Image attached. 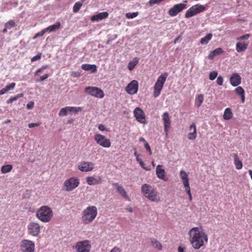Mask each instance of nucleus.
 <instances>
[{
  "mask_svg": "<svg viewBox=\"0 0 252 252\" xmlns=\"http://www.w3.org/2000/svg\"><path fill=\"white\" fill-rule=\"evenodd\" d=\"M190 243L195 250H198L203 247L208 241L207 234L201 227H195L189 232Z\"/></svg>",
  "mask_w": 252,
  "mask_h": 252,
  "instance_id": "f257e3e1",
  "label": "nucleus"
},
{
  "mask_svg": "<svg viewBox=\"0 0 252 252\" xmlns=\"http://www.w3.org/2000/svg\"><path fill=\"white\" fill-rule=\"evenodd\" d=\"M143 195L151 202L158 203L160 201V197L157 189L148 184H144L141 188Z\"/></svg>",
  "mask_w": 252,
  "mask_h": 252,
  "instance_id": "f03ea898",
  "label": "nucleus"
},
{
  "mask_svg": "<svg viewBox=\"0 0 252 252\" xmlns=\"http://www.w3.org/2000/svg\"><path fill=\"white\" fill-rule=\"evenodd\" d=\"M97 215V209L95 206H88L82 212L81 220L84 224H90L95 220Z\"/></svg>",
  "mask_w": 252,
  "mask_h": 252,
  "instance_id": "7ed1b4c3",
  "label": "nucleus"
},
{
  "mask_svg": "<svg viewBox=\"0 0 252 252\" xmlns=\"http://www.w3.org/2000/svg\"><path fill=\"white\" fill-rule=\"evenodd\" d=\"M53 216L51 208L48 206H42L36 211V217L41 221L46 223L49 222Z\"/></svg>",
  "mask_w": 252,
  "mask_h": 252,
  "instance_id": "20e7f679",
  "label": "nucleus"
},
{
  "mask_svg": "<svg viewBox=\"0 0 252 252\" xmlns=\"http://www.w3.org/2000/svg\"><path fill=\"white\" fill-rule=\"evenodd\" d=\"M167 76L168 74L165 72L161 74L158 77L154 86L153 95L155 98L159 95Z\"/></svg>",
  "mask_w": 252,
  "mask_h": 252,
  "instance_id": "39448f33",
  "label": "nucleus"
},
{
  "mask_svg": "<svg viewBox=\"0 0 252 252\" xmlns=\"http://www.w3.org/2000/svg\"><path fill=\"white\" fill-rule=\"evenodd\" d=\"M80 184V180L77 177H71L66 180L63 184L64 189L67 191H71L77 188Z\"/></svg>",
  "mask_w": 252,
  "mask_h": 252,
  "instance_id": "423d86ee",
  "label": "nucleus"
},
{
  "mask_svg": "<svg viewBox=\"0 0 252 252\" xmlns=\"http://www.w3.org/2000/svg\"><path fill=\"white\" fill-rule=\"evenodd\" d=\"M180 177L183 182L185 191L189 195V199L190 201L192 200V197L191 193L190 188L189 184V180L188 175L184 170H181L180 172Z\"/></svg>",
  "mask_w": 252,
  "mask_h": 252,
  "instance_id": "0eeeda50",
  "label": "nucleus"
},
{
  "mask_svg": "<svg viewBox=\"0 0 252 252\" xmlns=\"http://www.w3.org/2000/svg\"><path fill=\"white\" fill-rule=\"evenodd\" d=\"M206 9V7L203 5L197 4L192 6L186 12L185 16L186 18H189L203 12Z\"/></svg>",
  "mask_w": 252,
  "mask_h": 252,
  "instance_id": "6e6552de",
  "label": "nucleus"
},
{
  "mask_svg": "<svg viewBox=\"0 0 252 252\" xmlns=\"http://www.w3.org/2000/svg\"><path fill=\"white\" fill-rule=\"evenodd\" d=\"M21 248L22 252H34V243L28 239H24L21 243Z\"/></svg>",
  "mask_w": 252,
  "mask_h": 252,
  "instance_id": "1a4fd4ad",
  "label": "nucleus"
},
{
  "mask_svg": "<svg viewBox=\"0 0 252 252\" xmlns=\"http://www.w3.org/2000/svg\"><path fill=\"white\" fill-rule=\"evenodd\" d=\"M94 139L98 144L103 147L109 148L111 146V142L110 140L106 138L105 136L102 134H95Z\"/></svg>",
  "mask_w": 252,
  "mask_h": 252,
  "instance_id": "9d476101",
  "label": "nucleus"
},
{
  "mask_svg": "<svg viewBox=\"0 0 252 252\" xmlns=\"http://www.w3.org/2000/svg\"><path fill=\"white\" fill-rule=\"evenodd\" d=\"M75 248L77 252H90L91 245L89 240H84L78 242L76 245Z\"/></svg>",
  "mask_w": 252,
  "mask_h": 252,
  "instance_id": "9b49d317",
  "label": "nucleus"
},
{
  "mask_svg": "<svg viewBox=\"0 0 252 252\" xmlns=\"http://www.w3.org/2000/svg\"><path fill=\"white\" fill-rule=\"evenodd\" d=\"M28 233L32 236H37L40 233V226L39 223L31 222L27 226Z\"/></svg>",
  "mask_w": 252,
  "mask_h": 252,
  "instance_id": "f8f14e48",
  "label": "nucleus"
},
{
  "mask_svg": "<svg viewBox=\"0 0 252 252\" xmlns=\"http://www.w3.org/2000/svg\"><path fill=\"white\" fill-rule=\"evenodd\" d=\"M85 91L88 94L98 98H103L104 95L101 89L95 87H86Z\"/></svg>",
  "mask_w": 252,
  "mask_h": 252,
  "instance_id": "ddd939ff",
  "label": "nucleus"
},
{
  "mask_svg": "<svg viewBox=\"0 0 252 252\" xmlns=\"http://www.w3.org/2000/svg\"><path fill=\"white\" fill-rule=\"evenodd\" d=\"M133 114L138 122L143 124H146L145 114L141 108L136 107L134 110Z\"/></svg>",
  "mask_w": 252,
  "mask_h": 252,
  "instance_id": "4468645a",
  "label": "nucleus"
},
{
  "mask_svg": "<svg viewBox=\"0 0 252 252\" xmlns=\"http://www.w3.org/2000/svg\"><path fill=\"white\" fill-rule=\"evenodd\" d=\"M162 121L163 122L164 130L165 132V136L168 137V132L171 127V120L169 117V113L167 112H164L162 116Z\"/></svg>",
  "mask_w": 252,
  "mask_h": 252,
  "instance_id": "2eb2a0df",
  "label": "nucleus"
},
{
  "mask_svg": "<svg viewBox=\"0 0 252 252\" xmlns=\"http://www.w3.org/2000/svg\"><path fill=\"white\" fill-rule=\"evenodd\" d=\"M94 164L90 161H81L78 165V168L82 172L91 171L94 168Z\"/></svg>",
  "mask_w": 252,
  "mask_h": 252,
  "instance_id": "dca6fc26",
  "label": "nucleus"
},
{
  "mask_svg": "<svg viewBox=\"0 0 252 252\" xmlns=\"http://www.w3.org/2000/svg\"><path fill=\"white\" fill-rule=\"evenodd\" d=\"M138 89V83L136 80L131 81L126 88V91L129 94H134L137 93Z\"/></svg>",
  "mask_w": 252,
  "mask_h": 252,
  "instance_id": "f3484780",
  "label": "nucleus"
},
{
  "mask_svg": "<svg viewBox=\"0 0 252 252\" xmlns=\"http://www.w3.org/2000/svg\"><path fill=\"white\" fill-rule=\"evenodd\" d=\"M186 7V4L184 3H179L175 4L168 11V14L171 16H175L179 13L181 12L183 9Z\"/></svg>",
  "mask_w": 252,
  "mask_h": 252,
  "instance_id": "a211bd4d",
  "label": "nucleus"
},
{
  "mask_svg": "<svg viewBox=\"0 0 252 252\" xmlns=\"http://www.w3.org/2000/svg\"><path fill=\"white\" fill-rule=\"evenodd\" d=\"M230 83L234 87L237 86L241 83V77L238 73H233L230 78Z\"/></svg>",
  "mask_w": 252,
  "mask_h": 252,
  "instance_id": "6ab92c4d",
  "label": "nucleus"
},
{
  "mask_svg": "<svg viewBox=\"0 0 252 252\" xmlns=\"http://www.w3.org/2000/svg\"><path fill=\"white\" fill-rule=\"evenodd\" d=\"M86 182L90 186L100 184L102 182L101 177L95 178L94 176H89L86 178Z\"/></svg>",
  "mask_w": 252,
  "mask_h": 252,
  "instance_id": "aec40b11",
  "label": "nucleus"
},
{
  "mask_svg": "<svg viewBox=\"0 0 252 252\" xmlns=\"http://www.w3.org/2000/svg\"><path fill=\"white\" fill-rule=\"evenodd\" d=\"M113 186L117 189V191L126 199L130 201V198L127 194V193L124 189L121 186L119 185L118 183L113 184Z\"/></svg>",
  "mask_w": 252,
  "mask_h": 252,
  "instance_id": "412c9836",
  "label": "nucleus"
},
{
  "mask_svg": "<svg viewBox=\"0 0 252 252\" xmlns=\"http://www.w3.org/2000/svg\"><path fill=\"white\" fill-rule=\"evenodd\" d=\"M189 129L190 132L188 133V139L189 140H194L197 136L196 126L195 123H192L189 126Z\"/></svg>",
  "mask_w": 252,
  "mask_h": 252,
  "instance_id": "4be33fe9",
  "label": "nucleus"
},
{
  "mask_svg": "<svg viewBox=\"0 0 252 252\" xmlns=\"http://www.w3.org/2000/svg\"><path fill=\"white\" fill-rule=\"evenodd\" d=\"M108 16L107 12H103L92 16L91 20L92 21H98L108 18Z\"/></svg>",
  "mask_w": 252,
  "mask_h": 252,
  "instance_id": "5701e85b",
  "label": "nucleus"
},
{
  "mask_svg": "<svg viewBox=\"0 0 252 252\" xmlns=\"http://www.w3.org/2000/svg\"><path fill=\"white\" fill-rule=\"evenodd\" d=\"M162 165H158L156 168V174L157 177L160 179L165 180L164 178L165 177V172L164 169H162Z\"/></svg>",
  "mask_w": 252,
  "mask_h": 252,
  "instance_id": "b1692460",
  "label": "nucleus"
},
{
  "mask_svg": "<svg viewBox=\"0 0 252 252\" xmlns=\"http://www.w3.org/2000/svg\"><path fill=\"white\" fill-rule=\"evenodd\" d=\"M223 50L221 48H218L210 52L208 55V58L213 60L215 56L220 55L223 53Z\"/></svg>",
  "mask_w": 252,
  "mask_h": 252,
  "instance_id": "393cba45",
  "label": "nucleus"
},
{
  "mask_svg": "<svg viewBox=\"0 0 252 252\" xmlns=\"http://www.w3.org/2000/svg\"><path fill=\"white\" fill-rule=\"evenodd\" d=\"M151 243L152 246L157 249L158 251H161L162 249V246L161 243L156 238H151Z\"/></svg>",
  "mask_w": 252,
  "mask_h": 252,
  "instance_id": "a878e982",
  "label": "nucleus"
},
{
  "mask_svg": "<svg viewBox=\"0 0 252 252\" xmlns=\"http://www.w3.org/2000/svg\"><path fill=\"white\" fill-rule=\"evenodd\" d=\"M235 92L238 95H239L241 97V102L244 103L245 100V91L242 87H238L235 89Z\"/></svg>",
  "mask_w": 252,
  "mask_h": 252,
  "instance_id": "bb28decb",
  "label": "nucleus"
},
{
  "mask_svg": "<svg viewBox=\"0 0 252 252\" xmlns=\"http://www.w3.org/2000/svg\"><path fill=\"white\" fill-rule=\"evenodd\" d=\"M81 68L86 71L92 70L93 73L95 72L97 70L96 66L94 64H83L82 65Z\"/></svg>",
  "mask_w": 252,
  "mask_h": 252,
  "instance_id": "cd10ccee",
  "label": "nucleus"
},
{
  "mask_svg": "<svg viewBox=\"0 0 252 252\" xmlns=\"http://www.w3.org/2000/svg\"><path fill=\"white\" fill-rule=\"evenodd\" d=\"M248 44L245 42H238L236 45V49L238 52L244 51L247 48Z\"/></svg>",
  "mask_w": 252,
  "mask_h": 252,
  "instance_id": "c85d7f7f",
  "label": "nucleus"
},
{
  "mask_svg": "<svg viewBox=\"0 0 252 252\" xmlns=\"http://www.w3.org/2000/svg\"><path fill=\"white\" fill-rule=\"evenodd\" d=\"M234 163L237 169L240 170L243 167V163L241 160L239 158L237 154L234 155Z\"/></svg>",
  "mask_w": 252,
  "mask_h": 252,
  "instance_id": "c756f323",
  "label": "nucleus"
},
{
  "mask_svg": "<svg viewBox=\"0 0 252 252\" xmlns=\"http://www.w3.org/2000/svg\"><path fill=\"white\" fill-rule=\"evenodd\" d=\"M204 101V95L202 94H200L197 95L195 97V106L197 108H199L202 105L203 102Z\"/></svg>",
  "mask_w": 252,
  "mask_h": 252,
  "instance_id": "7c9ffc66",
  "label": "nucleus"
},
{
  "mask_svg": "<svg viewBox=\"0 0 252 252\" xmlns=\"http://www.w3.org/2000/svg\"><path fill=\"white\" fill-rule=\"evenodd\" d=\"M61 27V23L59 22H57L55 25H52L48 27L45 29V31L46 32H54L59 29H60Z\"/></svg>",
  "mask_w": 252,
  "mask_h": 252,
  "instance_id": "2f4dec72",
  "label": "nucleus"
},
{
  "mask_svg": "<svg viewBox=\"0 0 252 252\" xmlns=\"http://www.w3.org/2000/svg\"><path fill=\"white\" fill-rule=\"evenodd\" d=\"M232 117L233 113L232 112L231 109L229 108H226L223 116V119L225 120H228L231 119Z\"/></svg>",
  "mask_w": 252,
  "mask_h": 252,
  "instance_id": "473e14b6",
  "label": "nucleus"
},
{
  "mask_svg": "<svg viewBox=\"0 0 252 252\" xmlns=\"http://www.w3.org/2000/svg\"><path fill=\"white\" fill-rule=\"evenodd\" d=\"M13 168V166L11 164H7L3 165L1 168V172L3 174H6L10 172Z\"/></svg>",
  "mask_w": 252,
  "mask_h": 252,
  "instance_id": "72a5a7b5",
  "label": "nucleus"
},
{
  "mask_svg": "<svg viewBox=\"0 0 252 252\" xmlns=\"http://www.w3.org/2000/svg\"><path fill=\"white\" fill-rule=\"evenodd\" d=\"M139 60L137 58H135L133 61L129 62L128 64V68L129 70H132L136 65L138 63Z\"/></svg>",
  "mask_w": 252,
  "mask_h": 252,
  "instance_id": "f704fd0d",
  "label": "nucleus"
},
{
  "mask_svg": "<svg viewBox=\"0 0 252 252\" xmlns=\"http://www.w3.org/2000/svg\"><path fill=\"white\" fill-rule=\"evenodd\" d=\"M211 33L207 34L205 37L202 38L200 40V43L202 44H207L212 37Z\"/></svg>",
  "mask_w": 252,
  "mask_h": 252,
  "instance_id": "c9c22d12",
  "label": "nucleus"
},
{
  "mask_svg": "<svg viewBox=\"0 0 252 252\" xmlns=\"http://www.w3.org/2000/svg\"><path fill=\"white\" fill-rule=\"evenodd\" d=\"M23 96V94H17L16 95H15L14 96L11 97L9 99H8L6 101V103H8V104L11 103L17 100L18 98H19L20 97H22Z\"/></svg>",
  "mask_w": 252,
  "mask_h": 252,
  "instance_id": "e433bc0d",
  "label": "nucleus"
},
{
  "mask_svg": "<svg viewBox=\"0 0 252 252\" xmlns=\"http://www.w3.org/2000/svg\"><path fill=\"white\" fill-rule=\"evenodd\" d=\"M83 5V3L80 1L76 2L73 7V11L74 13H77L79 11L81 6Z\"/></svg>",
  "mask_w": 252,
  "mask_h": 252,
  "instance_id": "4c0bfd02",
  "label": "nucleus"
},
{
  "mask_svg": "<svg viewBox=\"0 0 252 252\" xmlns=\"http://www.w3.org/2000/svg\"><path fill=\"white\" fill-rule=\"evenodd\" d=\"M69 106L65 107L62 108L59 113L60 116H64L67 115V112H69Z\"/></svg>",
  "mask_w": 252,
  "mask_h": 252,
  "instance_id": "58836bf2",
  "label": "nucleus"
},
{
  "mask_svg": "<svg viewBox=\"0 0 252 252\" xmlns=\"http://www.w3.org/2000/svg\"><path fill=\"white\" fill-rule=\"evenodd\" d=\"M16 26L15 22L13 20H9L6 23H5L4 27L10 29L12 28L15 27Z\"/></svg>",
  "mask_w": 252,
  "mask_h": 252,
  "instance_id": "ea45409f",
  "label": "nucleus"
},
{
  "mask_svg": "<svg viewBox=\"0 0 252 252\" xmlns=\"http://www.w3.org/2000/svg\"><path fill=\"white\" fill-rule=\"evenodd\" d=\"M138 14V11L133 13L129 12L126 14V17L127 19H132L137 16Z\"/></svg>",
  "mask_w": 252,
  "mask_h": 252,
  "instance_id": "a19ab883",
  "label": "nucleus"
},
{
  "mask_svg": "<svg viewBox=\"0 0 252 252\" xmlns=\"http://www.w3.org/2000/svg\"><path fill=\"white\" fill-rule=\"evenodd\" d=\"M69 112H74L75 113H77L78 112L81 111L82 110V108L81 107H70V106H69Z\"/></svg>",
  "mask_w": 252,
  "mask_h": 252,
  "instance_id": "79ce46f5",
  "label": "nucleus"
},
{
  "mask_svg": "<svg viewBox=\"0 0 252 252\" xmlns=\"http://www.w3.org/2000/svg\"><path fill=\"white\" fill-rule=\"evenodd\" d=\"M16 84L15 83L13 82L12 83L9 84L8 85H6L5 88L6 89L7 91H9L10 90H13L15 87Z\"/></svg>",
  "mask_w": 252,
  "mask_h": 252,
  "instance_id": "37998d69",
  "label": "nucleus"
},
{
  "mask_svg": "<svg viewBox=\"0 0 252 252\" xmlns=\"http://www.w3.org/2000/svg\"><path fill=\"white\" fill-rule=\"evenodd\" d=\"M41 55H42V53H39L37 55L33 57L31 59V62H35L36 61L39 60L41 59Z\"/></svg>",
  "mask_w": 252,
  "mask_h": 252,
  "instance_id": "c03bdc74",
  "label": "nucleus"
},
{
  "mask_svg": "<svg viewBox=\"0 0 252 252\" xmlns=\"http://www.w3.org/2000/svg\"><path fill=\"white\" fill-rule=\"evenodd\" d=\"M218 75V73L216 71H213L209 74V79L211 80H214Z\"/></svg>",
  "mask_w": 252,
  "mask_h": 252,
  "instance_id": "a18cd8bd",
  "label": "nucleus"
},
{
  "mask_svg": "<svg viewBox=\"0 0 252 252\" xmlns=\"http://www.w3.org/2000/svg\"><path fill=\"white\" fill-rule=\"evenodd\" d=\"M48 67L47 65H43L41 67L38 69L35 72L34 75H37L39 73L42 72L43 70L46 69Z\"/></svg>",
  "mask_w": 252,
  "mask_h": 252,
  "instance_id": "49530a36",
  "label": "nucleus"
},
{
  "mask_svg": "<svg viewBox=\"0 0 252 252\" xmlns=\"http://www.w3.org/2000/svg\"><path fill=\"white\" fill-rule=\"evenodd\" d=\"M46 32L45 31V29H44L40 32L37 33L35 35L34 38H36L37 37H38V36H42Z\"/></svg>",
  "mask_w": 252,
  "mask_h": 252,
  "instance_id": "de8ad7c7",
  "label": "nucleus"
},
{
  "mask_svg": "<svg viewBox=\"0 0 252 252\" xmlns=\"http://www.w3.org/2000/svg\"><path fill=\"white\" fill-rule=\"evenodd\" d=\"M144 146H145V148L146 149V150L149 152V155H151L152 154V152L150 146H149L148 143H146L144 144Z\"/></svg>",
  "mask_w": 252,
  "mask_h": 252,
  "instance_id": "09e8293b",
  "label": "nucleus"
},
{
  "mask_svg": "<svg viewBox=\"0 0 252 252\" xmlns=\"http://www.w3.org/2000/svg\"><path fill=\"white\" fill-rule=\"evenodd\" d=\"M49 76V75L48 74H44L43 76H41L39 79H37L36 80V81H37V82L43 81L45 80V79H46L47 78H48Z\"/></svg>",
  "mask_w": 252,
  "mask_h": 252,
  "instance_id": "8fccbe9b",
  "label": "nucleus"
},
{
  "mask_svg": "<svg viewBox=\"0 0 252 252\" xmlns=\"http://www.w3.org/2000/svg\"><path fill=\"white\" fill-rule=\"evenodd\" d=\"M122 250L119 247L115 246L113 249L111 250L110 252H122Z\"/></svg>",
  "mask_w": 252,
  "mask_h": 252,
  "instance_id": "3c124183",
  "label": "nucleus"
},
{
  "mask_svg": "<svg viewBox=\"0 0 252 252\" xmlns=\"http://www.w3.org/2000/svg\"><path fill=\"white\" fill-rule=\"evenodd\" d=\"M223 78L221 76H219L218 77L217 80V84L219 85H222V83H223Z\"/></svg>",
  "mask_w": 252,
  "mask_h": 252,
  "instance_id": "603ef678",
  "label": "nucleus"
},
{
  "mask_svg": "<svg viewBox=\"0 0 252 252\" xmlns=\"http://www.w3.org/2000/svg\"><path fill=\"white\" fill-rule=\"evenodd\" d=\"M250 37V35L249 34H246L244 35L241 36L237 38V40H244L248 39Z\"/></svg>",
  "mask_w": 252,
  "mask_h": 252,
  "instance_id": "864d4df0",
  "label": "nucleus"
},
{
  "mask_svg": "<svg viewBox=\"0 0 252 252\" xmlns=\"http://www.w3.org/2000/svg\"><path fill=\"white\" fill-rule=\"evenodd\" d=\"M163 0H150L149 4L151 5L157 4L162 1Z\"/></svg>",
  "mask_w": 252,
  "mask_h": 252,
  "instance_id": "5fc2aeb1",
  "label": "nucleus"
},
{
  "mask_svg": "<svg viewBox=\"0 0 252 252\" xmlns=\"http://www.w3.org/2000/svg\"><path fill=\"white\" fill-rule=\"evenodd\" d=\"M40 125V123H31V124H29V127L30 128H32V127H35V126H38Z\"/></svg>",
  "mask_w": 252,
  "mask_h": 252,
  "instance_id": "6e6d98bb",
  "label": "nucleus"
},
{
  "mask_svg": "<svg viewBox=\"0 0 252 252\" xmlns=\"http://www.w3.org/2000/svg\"><path fill=\"white\" fill-rule=\"evenodd\" d=\"M186 248L185 247H183L182 246H180L178 248V252H185Z\"/></svg>",
  "mask_w": 252,
  "mask_h": 252,
  "instance_id": "4d7b16f0",
  "label": "nucleus"
},
{
  "mask_svg": "<svg viewBox=\"0 0 252 252\" xmlns=\"http://www.w3.org/2000/svg\"><path fill=\"white\" fill-rule=\"evenodd\" d=\"M98 128L100 131H104V130H106L105 126L102 124L99 125Z\"/></svg>",
  "mask_w": 252,
  "mask_h": 252,
  "instance_id": "13d9d810",
  "label": "nucleus"
},
{
  "mask_svg": "<svg viewBox=\"0 0 252 252\" xmlns=\"http://www.w3.org/2000/svg\"><path fill=\"white\" fill-rule=\"evenodd\" d=\"M33 105H34V103L33 102L31 101L27 104V107L28 109H31L33 107Z\"/></svg>",
  "mask_w": 252,
  "mask_h": 252,
  "instance_id": "bf43d9fd",
  "label": "nucleus"
},
{
  "mask_svg": "<svg viewBox=\"0 0 252 252\" xmlns=\"http://www.w3.org/2000/svg\"><path fill=\"white\" fill-rule=\"evenodd\" d=\"M139 163L140 164V166H141L143 169H145L146 170H147V171L149 170V169L148 168H146V167L145 166V164H144V163L142 161V160L141 162H140Z\"/></svg>",
  "mask_w": 252,
  "mask_h": 252,
  "instance_id": "052dcab7",
  "label": "nucleus"
},
{
  "mask_svg": "<svg viewBox=\"0 0 252 252\" xmlns=\"http://www.w3.org/2000/svg\"><path fill=\"white\" fill-rule=\"evenodd\" d=\"M6 92H7V91L6 89H5V88L4 87L0 91V95H2V94H5Z\"/></svg>",
  "mask_w": 252,
  "mask_h": 252,
  "instance_id": "680f3d73",
  "label": "nucleus"
},
{
  "mask_svg": "<svg viewBox=\"0 0 252 252\" xmlns=\"http://www.w3.org/2000/svg\"><path fill=\"white\" fill-rule=\"evenodd\" d=\"M126 209L127 211H128V212H132V211H133V209H132V207H130V206H127L126 207Z\"/></svg>",
  "mask_w": 252,
  "mask_h": 252,
  "instance_id": "e2e57ef3",
  "label": "nucleus"
},
{
  "mask_svg": "<svg viewBox=\"0 0 252 252\" xmlns=\"http://www.w3.org/2000/svg\"><path fill=\"white\" fill-rule=\"evenodd\" d=\"M139 141L140 142H142L143 143H144V144L146 143H147L146 142V141L145 140V139L143 138V137H140L139 138Z\"/></svg>",
  "mask_w": 252,
  "mask_h": 252,
  "instance_id": "0e129e2a",
  "label": "nucleus"
},
{
  "mask_svg": "<svg viewBox=\"0 0 252 252\" xmlns=\"http://www.w3.org/2000/svg\"><path fill=\"white\" fill-rule=\"evenodd\" d=\"M73 122H74V119H71L68 120L67 121V124H72V123H73Z\"/></svg>",
  "mask_w": 252,
  "mask_h": 252,
  "instance_id": "69168bd1",
  "label": "nucleus"
},
{
  "mask_svg": "<svg viewBox=\"0 0 252 252\" xmlns=\"http://www.w3.org/2000/svg\"><path fill=\"white\" fill-rule=\"evenodd\" d=\"M136 160L139 163L142 161V159L139 158V156H137V158H136Z\"/></svg>",
  "mask_w": 252,
  "mask_h": 252,
  "instance_id": "338daca9",
  "label": "nucleus"
},
{
  "mask_svg": "<svg viewBox=\"0 0 252 252\" xmlns=\"http://www.w3.org/2000/svg\"><path fill=\"white\" fill-rule=\"evenodd\" d=\"M7 29H8L6 28V27H5L3 29V30H2V32L3 33L7 32Z\"/></svg>",
  "mask_w": 252,
  "mask_h": 252,
  "instance_id": "774afa93",
  "label": "nucleus"
}]
</instances>
